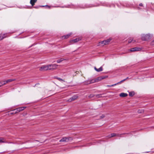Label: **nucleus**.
I'll list each match as a JSON object with an SVG mask.
<instances>
[{
  "label": "nucleus",
  "instance_id": "32",
  "mask_svg": "<svg viewBox=\"0 0 154 154\" xmlns=\"http://www.w3.org/2000/svg\"><path fill=\"white\" fill-rule=\"evenodd\" d=\"M2 85H4L7 83L6 82V81H2Z\"/></svg>",
  "mask_w": 154,
  "mask_h": 154
},
{
  "label": "nucleus",
  "instance_id": "18",
  "mask_svg": "<svg viewBox=\"0 0 154 154\" xmlns=\"http://www.w3.org/2000/svg\"><path fill=\"white\" fill-rule=\"evenodd\" d=\"M71 35V33H69L66 35H64L63 37H64L65 39H67L69 38Z\"/></svg>",
  "mask_w": 154,
  "mask_h": 154
},
{
  "label": "nucleus",
  "instance_id": "38",
  "mask_svg": "<svg viewBox=\"0 0 154 154\" xmlns=\"http://www.w3.org/2000/svg\"><path fill=\"white\" fill-rule=\"evenodd\" d=\"M139 6H143V4L142 3H140L139 4Z\"/></svg>",
  "mask_w": 154,
  "mask_h": 154
},
{
  "label": "nucleus",
  "instance_id": "6",
  "mask_svg": "<svg viewBox=\"0 0 154 154\" xmlns=\"http://www.w3.org/2000/svg\"><path fill=\"white\" fill-rule=\"evenodd\" d=\"M48 66H49V69L51 70L56 69L58 65L56 64H53L48 65Z\"/></svg>",
  "mask_w": 154,
  "mask_h": 154
},
{
  "label": "nucleus",
  "instance_id": "23",
  "mask_svg": "<svg viewBox=\"0 0 154 154\" xmlns=\"http://www.w3.org/2000/svg\"><path fill=\"white\" fill-rule=\"evenodd\" d=\"M16 80V79H8L6 81V82L8 83H9V82H11L13 81H15Z\"/></svg>",
  "mask_w": 154,
  "mask_h": 154
},
{
  "label": "nucleus",
  "instance_id": "19",
  "mask_svg": "<svg viewBox=\"0 0 154 154\" xmlns=\"http://www.w3.org/2000/svg\"><path fill=\"white\" fill-rule=\"evenodd\" d=\"M135 94L134 91H131L129 92V96L131 97L133 96Z\"/></svg>",
  "mask_w": 154,
  "mask_h": 154
},
{
  "label": "nucleus",
  "instance_id": "29",
  "mask_svg": "<svg viewBox=\"0 0 154 154\" xmlns=\"http://www.w3.org/2000/svg\"><path fill=\"white\" fill-rule=\"evenodd\" d=\"M67 140H68V141L69 140L71 141L73 139L72 138V137H67Z\"/></svg>",
  "mask_w": 154,
  "mask_h": 154
},
{
  "label": "nucleus",
  "instance_id": "25",
  "mask_svg": "<svg viewBox=\"0 0 154 154\" xmlns=\"http://www.w3.org/2000/svg\"><path fill=\"white\" fill-rule=\"evenodd\" d=\"M129 133H122V134H117V136L118 137H122V135H124V134H128Z\"/></svg>",
  "mask_w": 154,
  "mask_h": 154
},
{
  "label": "nucleus",
  "instance_id": "34",
  "mask_svg": "<svg viewBox=\"0 0 154 154\" xmlns=\"http://www.w3.org/2000/svg\"><path fill=\"white\" fill-rule=\"evenodd\" d=\"M71 5L73 6V5H68V6L67 7H68V8H72V7L71 6Z\"/></svg>",
  "mask_w": 154,
  "mask_h": 154
},
{
  "label": "nucleus",
  "instance_id": "14",
  "mask_svg": "<svg viewBox=\"0 0 154 154\" xmlns=\"http://www.w3.org/2000/svg\"><path fill=\"white\" fill-rule=\"evenodd\" d=\"M60 142H68V140H67V138L66 137H63L60 141Z\"/></svg>",
  "mask_w": 154,
  "mask_h": 154
},
{
  "label": "nucleus",
  "instance_id": "21",
  "mask_svg": "<svg viewBox=\"0 0 154 154\" xmlns=\"http://www.w3.org/2000/svg\"><path fill=\"white\" fill-rule=\"evenodd\" d=\"M99 6V5H86V8H90V7H94V6Z\"/></svg>",
  "mask_w": 154,
  "mask_h": 154
},
{
  "label": "nucleus",
  "instance_id": "7",
  "mask_svg": "<svg viewBox=\"0 0 154 154\" xmlns=\"http://www.w3.org/2000/svg\"><path fill=\"white\" fill-rule=\"evenodd\" d=\"M26 108V107H22L17 108L15 109V110H16V112L17 113L23 110Z\"/></svg>",
  "mask_w": 154,
  "mask_h": 154
},
{
  "label": "nucleus",
  "instance_id": "17",
  "mask_svg": "<svg viewBox=\"0 0 154 154\" xmlns=\"http://www.w3.org/2000/svg\"><path fill=\"white\" fill-rule=\"evenodd\" d=\"M36 1L37 0H30V3L32 6H33L34 5L35 3L36 2Z\"/></svg>",
  "mask_w": 154,
  "mask_h": 154
},
{
  "label": "nucleus",
  "instance_id": "1",
  "mask_svg": "<svg viewBox=\"0 0 154 154\" xmlns=\"http://www.w3.org/2000/svg\"><path fill=\"white\" fill-rule=\"evenodd\" d=\"M107 77V76L100 77L95 79H92L90 80L89 81H85V84L88 85L96 82H97L101 80L102 79L106 78Z\"/></svg>",
  "mask_w": 154,
  "mask_h": 154
},
{
  "label": "nucleus",
  "instance_id": "28",
  "mask_svg": "<svg viewBox=\"0 0 154 154\" xmlns=\"http://www.w3.org/2000/svg\"><path fill=\"white\" fill-rule=\"evenodd\" d=\"M95 97H102V94H96L95 95Z\"/></svg>",
  "mask_w": 154,
  "mask_h": 154
},
{
  "label": "nucleus",
  "instance_id": "11",
  "mask_svg": "<svg viewBox=\"0 0 154 154\" xmlns=\"http://www.w3.org/2000/svg\"><path fill=\"white\" fill-rule=\"evenodd\" d=\"M135 42V41L133 40L132 38H129L128 39V43H134Z\"/></svg>",
  "mask_w": 154,
  "mask_h": 154
},
{
  "label": "nucleus",
  "instance_id": "13",
  "mask_svg": "<svg viewBox=\"0 0 154 154\" xmlns=\"http://www.w3.org/2000/svg\"><path fill=\"white\" fill-rule=\"evenodd\" d=\"M128 96V94L124 93H122L119 94V96L122 97H125Z\"/></svg>",
  "mask_w": 154,
  "mask_h": 154
},
{
  "label": "nucleus",
  "instance_id": "33",
  "mask_svg": "<svg viewBox=\"0 0 154 154\" xmlns=\"http://www.w3.org/2000/svg\"><path fill=\"white\" fill-rule=\"evenodd\" d=\"M122 83V82H121V81L119 82H118V83H116V84H113V85H118L119 84H120V83Z\"/></svg>",
  "mask_w": 154,
  "mask_h": 154
},
{
  "label": "nucleus",
  "instance_id": "37",
  "mask_svg": "<svg viewBox=\"0 0 154 154\" xmlns=\"http://www.w3.org/2000/svg\"><path fill=\"white\" fill-rule=\"evenodd\" d=\"M114 85H107V86L109 87H111L112 86H114Z\"/></svg>",
  "mask_w": 154,
  "mask_h": 154
},
{
  "label": "nucleus",
  "instance_id": "5",
  "mask_svg": "<svg viewBox=\"0 0 154 154\" xmlns=\"http://www.w3.org/2000/svg\"><path fill=\"white\" fill-rule=\"evenodd\" d=\"M141 50V48L139 47H134L130 49V51L131 52H134L137 51H140Z\"/></svg>",
  "mask_w": 154,
  "mask_h": 154
},
{
  "label": "nucleus",
  "instance_id": "41",
  "mask_svg": "<svg viewBox=\"0 0 154 154\" xmlns=\"http://www.w3.org/2000/svg\"><path fill=\"white\" fill-rule=\"evenodd\" d=\"M110 136H111V134L110 135H109L108 136V137H109V138H111V137H110Z\"/></svg>",
  "mask_w": 154,
  "mask_h": 154
},
{
  "label": "nucleus",
  "instance_id": "12",
  "mask_svg": "<svg viewBox=\"0 0 154 154\" xmlns=\"http://www.w3.org/2000/svg\"><path fill=\"white\" fill-rule=\"evenodd\" d=\"M94 69L97 72H100L103 70V69L102 66H101L99 69H97L96 67H94Z\"/></svg>",
  "mask_w": 154,
  "mask_h": 154
},
{
  "label": "nucleus",
  "instance_id": "8",
  "mask_svg": "<svg viewBox=\"0 0 154 154\" xmlns=\"http://www.w3.org/2000/svg\"><path fill=\"white\" fill-rule=\"evenodd\" d=\"M7 33H5L4 34H1L0 36V41L3 39L4 38L8 37L7 35Z\"/></svg>",
  "mask_w": 154,
  "mask_h": 154
},
{
  "label": "nucleus",
  "instance_id": "4",
  "mask_svg": "<svg viewBox=\"0 0 154 154\" xmlns=\"http://www.w3.org/2000/svg\"><path fill=\"white\" fill-rule=\"evenodd\" d=\"M78 97V96L77 95H74L70 98L68 100V101L69 102H71L77 99Z\"/></svg>",
  "mask_w": 154,
  "mask_h": 154
},
{
  "label": "nucleus",
  "instance_id": "39",
  "mask_svg": "<svg viewBox=\"0 0 154 154\" xmlns=\"http://www.w3.org/2000/svg\"><path fill=\"white\" fill-rule=\"evenodd\" d=\"M126 80V79H124L122 81H121V82H123L125 81Z\"/></svg>",
  "mask_w": 154,
  "mask_h": 154
},
{
  "label": "nucleus",
  "instance_id": "2",
  "mask_svg": "<svg viewBox=\"0 0 154 154\" xmlns=\"http://www.w3.org/2000/svg\"><path fill=\"white\" fill-rule=\"evenodd\" d=\"M152 35L149 34L143 35L141 37V39L142 40L147 41L151 39Z\"/></svg>",
  "mask_w": 154,
  "mask_h": 154
},
{
  "label": "nucleus",
  "instance_id": "27",
  "mask_svg": "<svg viewBox=\"0 0 154 154\" xmlns=\"http://www.w3.org/2000/svg\"><path fill=\"white\" fill-rule=\"evenodd\" d=\"M54 78L56 79H57V80H59L60 81H63V82H64L65 81L63 79H61V78H58V77H55Z\"/></svg>",
  "mask_w": 154,
  "mask_h": 154
},
{
  "label": "nucleus",
  "instance_id": "20",
  "mask_svg": "<svg viewBox=\"0 0 154 154\" xmlns=\"http://www.w3.org/2000/svg\"><path fill=\"white\" fill-rule=\"evenodd\" d=\"M15 109L13 110L10 112V114H13L17 113V112Z\"/></svg>",
  "mask_w": 154,
  "mask_h": 154
},
{
  "label": "nucleus",
  "instance_id": "3",
  "mask_svg": "<svg viewBox=\"0 0 154 154\" xmlns=\"http://www.w3.org/2000/svg\"><path fill=\"white\" fill-rule=\"evenodd\" d=\"M49 69V66L48 65L47 66H43L39 69L40 71L47 70Z\"/></svg>",
  "mask_w": 154,
  "mask_h": 154
},
{
  "label": "nucleus",
  "instance_id": "40",
  "mask_svg": "<svg viewBox=\"0 0 154 154\" xmlns=\"http://www.w3.org/2000/svg\"><path fill=\"white\" fill-rule=\"evenodd\" d=\"M39 83H36V84L35 85V86H34V87H35V86L36 85H39Z\"/></svg>",
  "mask_w": 154,
  "mask_h": 154
},
{
  "label": "nucleus",
  "instance_id": "35",
  "mask_svg": "<svg viewBox=\"0 0 154 154\" xmlns=\"http://www.w3.org/2000/svg\"><path fill=\"white\" fill-rule=\"evenodd\" d=\"M104 117H105L103 115H102L101 116H100V118L101 119H102V118H104Z\"/></svg>",
  "mask_w": 154,
  "mask_h": 154
},
{
  "label": "nucleus",
  "instance_id": "30",
  "mask_svg": "<svg viewBox=\"0 0 154 154\" xmlns=\"http://www.w3.org/2000/svg\"><path fill=\"white\" fill-rule=\"evenodd\" d=\"M117 136V134L116 133H112L111 134L110 137H113Z\"/></svg>",
  "mask_w": 154,
  "mask_h": 154
},
{
  "label": "nucleus",
  "instance_id": "31",
  "mask_svg": "<svg viewBox=\"0 0 154 154\" xmlns=\"http://www.w3.org/2000/svg\"><path fill=\"white\" fill-rule=\"evenodd\" d=\"M144 112V110H138V112L139 113H142Z\"/></svg>",
  "mask_w": 154,
  "mask_h": 154
},
{
  "label": "nucleus",
  "instance_id": "24",
  "mask_svg": "<svg viewBox=\"0 0 154 154\" xmlns=\"http://www.w3.org/2000/svg\"><path fill=\"white\" fill-rule=\"evenodd\" d=\"M104 41H101V42H99V45H101L102 46H103L104 45H104Z\"/></svg>",
  "mask_w": 154,
  "mask_h": 154
},
{
  "label": "nucleus",
  "instance_id": "15",
  "mask_svg": "<svg viewBox=\"0 0 154 154\" xmlns=\"http://www.w3.org/2000/svg\"><path fill=\"white\" fill-rule=\"evenodd\" d=\"M111 39H107L106 40H104V45H106L108 44L111 40Z\"/></svg>",
  "mask_w": 154,
  "mask_h": 154
},
{
  "label": "nucleus",
  "instance_id": "42",
  "mask_svg": "<svg viewBox=\"0 0 154 154\" xmlns=\"http://www.w3.org/2000/svg\"><path fill=\"white\" fill-rule=\"evenodd\" d=\"M128 79V77H127L125 79H126V80Z\"/></svg>",
  "mask_w": 154,
  "mask_h": 154
},
{
  "label": "nucleus",
  "instance_id": "26",
  "mask_svg": "<svg viewBox=\"0 0 154 154\" xmlns=\"http://www.w3.org/2000/svg\"><path fill=\"white\" fill-rule=\"evenodd\" d=\"M94 96H95V95H94V94H90L88 96V97L89 98H91L94 97Z\"/></svg>",
  "mask_w": 154,
  "mask_h": 154
},
{
  "label": "nucleus",
  "instance_id": "36",
  "mask_svg": "<svg viewBox=\"0 0 154 154\" xmlns=\"http://www.w3.org/2000/svg\"><path fill=\"white\" fill-rule=\"evenodd\" d=\"M2 81H0V87H1L3 85H2Z\"/></svg>",
  "mask_w": 154,
  "mask_h": 154
},
{
  "label": "nucleus",
  "instance_id": "10",
  "mask_svg": "<svg viewBox=\"0 0 154 154\" xmlns=\"http://www.w3.org/2000/svg\"><path fill=\"white\" fill-rule=\"evenodd\" d=\"M46 7L50 9L51 8V7L49 6H48V5H42V6H35L34 7V8H38L40 7Z\"/></svg>",
  "mask_w": 154,
  "mask_h": 154
},
{
  "label": "nucleus",
  "instance_id": "9",
  "mask_svg": "<svg viewBox=\"0 0 154 154\" xmlns=\"http://www.w3.org/2000/svg\"><path fill=\"white\" fill-rule=\"evenodd\" d=\"M0 143H12V142H8L5 140V139L3 137L0 138Z\"/></svg>",
  "mask_w": 154,
  "mask_h": 154
},
{
  "label": "nucleus",
  "instance_id": "22",
  "mask_svg": "<svg viewBox=\"0 0 154 154\" xmlns=\"http://www.w3.org/2000/svg\"><path fill=\"white\" fill-rule=\"evenodd\" d=\"M65 60V59H64L62 58H61L59 60H58L57 61V63H61L62 61H63V60Z\"/></svg>",
  "mask_w": 154,
  "mask_h": 154
},
{
  "label": "nucleus",
  "instance_id": "16",
  "mask_svg": "<svg viewBox=\"0 0 154 154\" xmlns=\"http://www.w3.org/2000/svg\"><path fill=\"white\" fill-rule=\"evenodd\" d=\"M80 40H81V39H80L79 38H77L75 39L72 40L71 41V42H73V43H75V42H78Z\"/></svg>",
  "mask_w": 154,
  "mask_h": 154
}]
</instances>
